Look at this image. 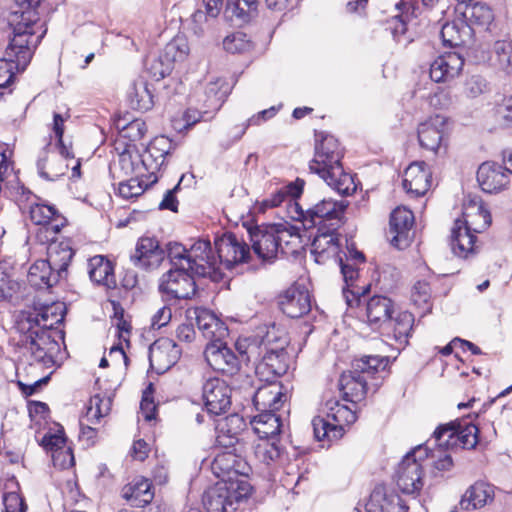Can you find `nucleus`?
Instances as JSON below:
<instances>
[{"label": "nucleus", "mask_w": 512, "mask_h": 512, "mask_svg": "<svg viewBox=\"0 0 512 512\" xmlns=\"http://www.w3.org/2000/svg\"><path fill=\"white\" fill-rule=\"evenodd\" d=\"M65 316V306L62 302H55L44 306L39 310L23 311L19 314L16 327L25 335V340L20 348V358L17 370H23L27 375H32V384L19 385L23 392L33 394L38 387L46 384L48 375H42L45 369L53 367L55 355L58 353L59 343L52 338L50 330L62 323Z\"/></svg>", "instance_id": "1"}, {"label": "nucleus", "mask_w": 512, "mask_h": 512, "mask_svg": "<svg viewBox=\"0 0 512 512\" xmlns=\"http://www.w3.org/2000/svg\"><path fill=\"white\" fill-rule=\"evenodd\" d=\"M335 230L333 223L329 224L327 230L325 228L318 230L312 242L311 254L318 264H326L331 261L340 267L345 283L343 297L346 304L353 307L358 305L360 298L369 291V285L359 286L356 284L359 276L357 265L364 263L365 256L354 247H347L348 251L343 258L340 251L339 235L335 233Z\"/></svg>", "instance_id": "2"}, {"label": "nucleus", "mask_w": 512, "mask_h": 512, "mask_svg": "<svg viewBox=\"0 0 512 512\" xmlns=\"http://www.w3.org/2000/svg\"><path fill=\"white\" fill-rule=\"evenodd\" d=\"M342 156L338 140L332 135H325L316 144L314 158L309 167L336 192L350 195L356 191V184L353 176L344 172Z\"/></svg>", "instance_id": "3"}, {"label": "nucleus", "mask_w": 512, "mask_h": 512, "mask_svg": "<svg viewBox=\"0 0 512 512\" xmlns=\"http://www.w3.org/2000/svg\"><path fill=\"white\" fill-rule=\"evenodd\" d=\"M28 24L20 23L13 27V37L5 50L4 58L0 59V88L8 87L14 79V69L23 71L29 64L33 49L44 35L33 36Z\"/></svg>", "instance_id": "4"}, {"label": "nucleus", "mask_w": 512, "mask_h": 512, "mask_svg": "<svg viewBox=\"0 0 512 512\" xmlns=\"http://www.w3.org/2000/svg\"><path fill=\"white\" fill-rule=\"evenodd\" d=\"M322 413L312 420L314 436L318 441L339 440L357 420L355 409L338 399L327 400Z\"/></svg>", "instance_id": "5"}, {"label": "nucleus", "mask_w": 512, "mask_h": 512, "mask_svg": "<svg viewBox=\"0 0 512 512\" xmlns=\"http://www.w3.org/2000/svg\"><path fill=\"white\" fill-rule=\"evenodd\" d=\"M347 206V201L332 198H323L306 210L299 203H293L289 208V218L300 221L305 229L318 227L320 231L326 227L327 222L338 224Z\"/></svg>", "instance_id": "6"}, {"label": "nucleus", "mask_w": 512, "mask_h": 512, "mask_svg": "<svg viewBox=\"0 0 512 512\" xmlns=\"http://www.w3.org/2000/svg\"><path fill=\"white\" fill-rule=\"evenodd\" d=\"M248 481H219L209 487L203 495V505L207 512H231L236 505L251 493Z\"/></svg>", "instance_id": "7"}, {"label": "nucleus", "mask_w": 512, "mask_h": 512, "mask_svg": "<svg viewBox=\"0 0 512 512\" xmlns=\"http://www.w3.org/2000/svg\"><path fill=\"white\" fill-rule=\"evenodd\" d=\"M428 448L418 446L407 453L400 462L396 472L399 489L408 495L418 494L424 485L422 461L428 458Z\"/></svg>", "instance_id": "8"}, {"label": "nucleus", "mask_w": 512, "mask_h": 512, "mask_svg": "<svg viewBox=\"0 0 512 512\" xmlns=\"http://www.w3.org/2000/svg\"><path fill=\"white\" fill-rule=\"evenodd\" d=\"M186 266L195 275L209 277L213 281L222 278V272H219L218 258L213 252L209 240L199 239L193 243L189 249Z\"/></svg>", "instance_id": "9"}, {"label": "nucleus", "mask_w": 512, "mask_h": 512, "mask_svg": "<svg viewBox=\"0 0 512 512\" xmlns=\"http://www.w3.org/2000/svg\"><path fill=\"white\" fill-rule=\"evenodd\" d=\"M216 257L218 258L219 272L221 267L231 269L233 266L244 263L250 257L247 244L233 233H224L215 239Z\"/></svg>", "instance_id": "10"}, {"label": "nucleus", "mask_w": 512, "mask_h": 512, "mask_svg": "<svg viewBox=\"0 0 512 512\" xmlns=\"http://www.w3.org/2000/svg\"><path fill=\"white\" fill-rule=\"evenodd\" d=\"M433 437L439 441L440 446H461L464 449H471L478 442V428L472 423L447 424L439 426Z\"/></svg>", "instance_id": "11"}, {"label": "nucleus", "mask_w": 512, "mask_h": 512, "mask_svg": "<svg viewBox=\"0 0 512 512\" xmlns=\"http://www.w3.org/2000/svg\"><path fill=\"white\" fill-rule=\"evenodd\" d=\"M211 469L220 481H247L246 477L251 471L247 461L232 450L218 453L211 463Z\"/></svg>", "instance_id": "12"}, {"label": "nucleus", "mask_w": 512, "mask_h": 512, "mask_svg": "<svg viewBox=\"0 0 512 512\" xmlns=\"http://www.w3.org/2000/svg\"><path fill=\"white\" fill-rule=\"evenodd\" d=\"M29 215L31 221L39 226L36 237L42 243L54 240L60 231V226L63 225L59 223L61 217L53 205L32 203Z\"/></svg>", "instance_id": "13"}, {"label": "nucleus", "mask_w": 512, "mask_h": 512, "mask_svg": "<svg viewBox=\"0 0 512 512\" xmlns=\"http://www.w3.org/2000/svg\"><path fill=\"white\" fill-rule=\"evenodd\" d=\"M193 274L190 269H171L161 277L159 290L171 298L188 299L196 292Z\"/></svg>", "instance_id": "14"}, {"label": "nucleus", "mask_w": 512, "mask_h": 512, "mask_svg": "<svg viewBox=\"0 0 512 512\" xmlns=\"http://www.w3.org/2000/svg\"><path fill=\"white\" fill-rule=\"evenodd\" d=\"M74 155L66 145H58V151L44 150L37 161L39 175L50 181L63 176L69 168V160Z\"/></svg>", "instance_id": "15"}, {"label": "nucleus", "mask_w": 512, "mask_h": 512, "mask_svg": "<svg viewBox=\"0 0 512 512\" xmlns=\"http://www.w3.org/2000/svg\"><path fill=\"white\" fill-rule=\"evenodd\" d=\"M202 398L210 414L221 415L231 406V388L222 379L210 378L203 384Z\"/></svg>", "instance_id": "16"}, {"label": "nucleus", "mask_w": 512, "mask_h": 512, "mask_svg": "<svg viewBox=\"0 0 512 512\" xmlns=\"http://www.w3.org/2000/svg\"><path fill=\"white\" fill-rule=\"evenodd\" d=\"M204 355L208 365L224 375L233 376L240 370V360L224 342H209Z\"/></svg>", "instance_id": "17"}, {"label": "nucleus", "mask_w": 512, "mask_h": 512, "mask_svg": "<svg viewBox=\"0 0 512 512\" xmlns=\"http://www.w3.org/2000/svg\"><path fill=\"white\" fill-rule=\"evenodd\" d=\"M248 233L252 248L260 259L270 261L277 257L280 251L274 224L250 227Z\"/></svg>", "instance_id": "18"}, {"label": "nucleus", "mask_w": 512, "mask_h": 512, "mask_svg": "<svg viewBox=\"0 0 512 512\" xmlns=\"http://www.w3.org/2000/svg\"><path fill=\"white\" fill-rule=\"evenodd\" d=\"M448 130L447 117L439 114L429 117L418 127V140L421 147L437 153L443 145Z\"/></svg>", "instance_id": "19"}, {"label": "nucleus", "mask_w": 512, "mask_h": 512, "mask_svg": "<svg viewBox=\"0 0 512 512\" xmlns=\"http://www.w3.org/2000/svg\"><path fill=\"white\" fill-rule=\"evenodd\" d=\"M305 181L297 178L272 192L269 196L255 203V210L265 213L269 209L280 207L282 204L287 206V216L289 217V208L291 204L298 203L296 200L302 195Z\"/></svg>", "instance_id": "20"}, {"label": "nucleus", "mask_w": 512, "mask_h": 512, "mask_svg": "<svg viewBox=\"0 0 512 512\" xmlns=\"http://www.w3.org/2000/svg\"><path fill=\"white\" fill-rule=\"evenodd\" d=\"M368 380L369 378L356 371L355 368L351 371L343 372L339 379V389L344 396V400L353 404L362 401L370 387L376 389L381 384L378 378H374L375 381L370 384Z\"/></svg>", "instance_id": "21"}, {"label": "nucleus", "mask_w": 512, "mask_h": 512, "mask_svg": "<svg viewBox=\"0 0 512 512\" xmlns=\"http://www.w3.org/2000/svg\"><path fill=\"white\" fill-rule=\"evenodd\" d=\"M413 225L414 215L411 210L405 207H397L394 209L389 222L391 244L398 249L408 247L413 237Z\"/></svg>", "instance_id": "22"}, {"label": "nucleus", "mask_w": 512, "mask_h": 512, "mask_svg": "<svg viewBox=\"0 0 512 512\" xmlns=\"http://www.w3.org/2000/svg\"><path fill=\"white\" fill-rule=\"evenodd\" d=\"M180 355L181 349L169 338H160L149 348L150 365L158 374L168 371L175 365Z\"/></svg>", "instance_id": "23"}, {"label": "nucleus", "mask_w": 512, "mask_h": 512, "mask_svg": "<svg viewBox=\"0 0 512 512\" xmlns=\"http://www.w3.org/2000/svg\"><path fill=\"white\" fill-rule=\"evenodd\" d=\"M172 149V142L165 136L155 137L142 152V165L148 174V181H157L156 173L161 169L166 156Z\"/></svg>", "instance_id": "24"}, {"label": "nucleus", "mask_w": 512, "mask_h": 512, "mask_svg": "<svg viewBox=\"0 0 512 512\" xmlns=\"http://www.w3.org/2000/svg\"><path fill=\"white\" fill-rule=\"evenodd\" d=\"M172 149V142L165 136L155 137L142 152V165L148 174V181H157L156 173L161 169L166 156Z\"/></svg>", "instance_id": "25"}, {"label": "nucleus", "mask_w": 512, "mask_h": 512, "mask_svg": "<svg viewBox=\"0 0 512 512\" xmlns=\"http://www.w3.org/2000/svg\"><path fill=\"white\" fill-rule=\"evenodd\" d=\"M463 66L464 58L459 52H446L430 64V78L436 83L449 82L461 74Z\"/></svg>", "instance_id": "26"}, {"label": "nucleus", "mask_w": 512, "mask_h": 512, "mask_svg": "<svg viewBox=\"0 0 512 512\" xmlns=\"http://www.w3.org/2000/svg\"><path fill=\"white\" fill-rule=\"evenodd\" d=\"M165 258V251L160 247L159 241L154 237H141L131 255L133 264L141 269H155Z\"/></svg>", "instance_id": "27"}, {"label": "nucleus", "mask_w": 512, "mask_h": 512, "mask_svg": "<svg viewBox=\"0 0 512 512\" xmlns=\"http://www.w3.org/2000/svg\"><path fill=\"white\" fill-rule=\"evenodd\" d=\"M279 304L288 317H302L311 310L310 293L305 286L292 285L280 296Z\"/></svg>", "instance_id": "28"}, {"label": "nucleus", "mask_w": 512, "mask_h": 512, "mask_svg": "<svg viewBox=\"0 0 512 512\" xmlns=\"http://www.w3.org/2000/svg\"><path fill=\"white\" fill-rule=\"evenodd\" d=\"M267 382L257 389L253 403L259 412L275 413L287 401V390L280 382L272 380Z\"/></svg>", "instance_id": "29"}, {"label": "nucleus", "mask_w": 512, "mask_h": 512, "mask_svg": "<svg viewBox=\"0 0 512 512\" xmlns=\"http://www.w3.org/2000/svg\"><path fill=\"white\" fill-rule=\"evenodd\" d=\"M477 181L484 192L499 193L507 188L510 177L502 165L487 161L479 166Z\"/></svg>", "instance_id": "30"}, {"label": "nucleus", "mask_w": 512, "mask_h": 512, "mask_svg": "<svg viewBox=\"0 0 512 512\" xmlns=\"http://www.w3.org/2000/svg\"><path fill=\"white\" fill-rule=\"evenodd\" d=\"M431 171L423 161L411 163L403 176V188L412 197L425 195L431 186Z\"/></svg>", "instance_id": "31"}, {"label": "nucleus", "mask_w": 512, "mask_h": 512, "mask_svg": "<svg viewBox=\"0 0 512 512\" xmlns=\"http://www.w3.org/2000/svg\"><path fill=\"white\" fill-rule=\"evenodd\" d=\"M455 221H461L468 229L481 233L490 226L491 215L479 197H469L463 204L462 218Z\"/></svg>", "instance_id": "32"}, {"label": "nucleus", "mask_w": 512, "mask_h": 512, "mask_svg": "<svg viewBox=\"0 0 512 512\" xmlns=\"http://www.w3.org/2000/svg\"><path fill=\"white\" fill-rule=\"evenodd\" d=\"M111 172L114 177L117 176L118 178L121 177V175H135L136 177L148 178L145 166L142 165V153H139L133 145L127 146V148L119 154L118 161L111 167Z\"/></svg>", "instance_id": "33"}, {"label": "nucleus", "mask_w": 512, "mask_h": 512, "mask_svg": "<svg viewBox=\"0 0 512 512\" xmlns=\"http://www.w3.org/2000/svg\"><path fill=\"white\" fill-rule=\"evenodd\" d=\"M256 364V373L266 381L284 375L288 370V356L285 350L263 351Z\"/></svg>", "instance_id": "34"}, {"label": "nucleus", "mask_w": 512, "mask_h": 512, "mask_svg": "<svg viewBox=\"0 0 512 512\" xmlns=\"http://www.w3.org/2000/svg\"><path fill=\"white\" fill-rule=\"evenodd\" d=\"M407 509L398 494L388 493L383 487H376L366 504L368 512H407Z\"/></svg>", "instance_id": "35"}, {"label": "nucleus", "mask_w": 512, "mask_h": 512, "mask_svg": "<svg viewBox=\"0 0 512 512\" xmlns=\"http://www.w3.org/2000/svg\"><path fill=\"white\" fill-rule=\"evenodd\" d=\"M28 282L38 288H50L62 278L47 259L35 261L28 271Z\"/></svg>", "instance_id": "36"}, {"label": "nucleus", "mask_w": 512, "mask_h": 512, "mask_svg": "<svg viewBox=\"0 0 512 512\" xmlns=\"http://www.w3.org/2000/svg\"><path fill=\"white\" fill-rule=\"evenodd\" d=\"M476 233L464 225L461 221H455L451 231V248L453 253L461 258H467L475 249Z\"/></svg>", "instance_id": "37"}, {"label": "nucleus", "mask_w": 512, "mask_h": 512, "mask_svg": "<svg viewBox=\"0 0 512 512\" xmlns=\"http://www.w3.org/2000/svg\"><path fill=\"white\" fill-rule=\"evenodd\" d=\"M123 497L133 506L143 507L154 498V491L149 479L136 477L122 489Z\"/></svg>", "instance_id": "38"}, {"label": "nucleus", "mask_w": 512, "mask_h": 512, "mask_svg": "<svg viewBox=\"0 0 512 512\" xmlns=\"http://www.w3.org/2000/svg\"><path fill=\"white\" fill-rule=\"evenodd\" d=\"M287 345L286 332L273 325L267 329L265 335L261 336L260 341L257 340V343L248 346V353L252 355L259 353L261 355L263 351L274 350L279 352V350H285Z\"/></svg>", "instance_id": "39"}, {"label": "nucleus", "mask_w": 512, "mask_h": 512, "mask_svg": "<svg viewBox=\"0 0 512 512\" xmlns=\"http://www.w3.org/2000/svg\"><path fill=\"white\" fill-rule=\"evenodd\" d=\"M494 498V487L485 482H476L463 495L460 505L463 509H478L490 503Z\"/></svg>", "instance_id": "40"}, {"label": "nucleus", "mask_w": 512, "mask_h": 512, "mask_svg": "<svg viewBox=\"0 0 512 512\" xmlns=\"http://www.w3.org/2000/svg\"><path fill=\"white\" fill-rule=\"evenodd\" d=\"M88 273L90 279L107 288H114L116 281L113 273V266L104 256L97 255L88 262Z\"/></svg>", "instance_id": "41"}, {"label": "nucleus", "mask_w": 512, "mask_h": 512, "mask_svg": "<svg viewBox=\"0 0 512 512\" xmlns=\"http://www.w3.org/2000/svg\"><path fill=\"white\" fill-rule=\"evenodd\" d=\"M230 89V85L222 78L210 81L204 92L203 107L205 108V113H215L218 111L230 93Z\"/></svg>", "instance_id": "42"}, {"label": "nucleus", "mask_w": 512, "mask_h": 512, "mask_svg": "<svg viewBox=\"0 0 512 512\" xmlns=\"http://www.w3.org/2000/svg\"><path fill=\"white\" fill-rule=\"evenodd\" d=\"M251 426L259 440L278 439L281 423L280 417L271 412H260L251 420Z\"/></svg>", "instance_id": "43"}, {"label": "nucleus", "mask_w": 512, "mask_h": 512, "mask_svg": "<svg viewBox=\"0 0 512 512\" xmlns=\"http://www.w3.org/2000/svg\"><path fill=\"white\" fill-rule=\"evenodd\" d=\"M472 28L466 23L447 22L441 26L440 35L444 44L451 47H459L464 45L471 37Z\"/></svg>", "instance_id": "44"}, {"label": "nucleus", "mask_w": 512, "mask_h": 512, "mask_svg": "<svg viewBox=\"0 0 512 512\" xmlns=\"http://www.w3.org/2000/svg\"><path fill=\"white\" fill-rule=\"evenodd\" d=\"M47 256L49 263L63 277L73 257V251L67 243L52 240L47 248Z\"/></svg>", "instance_id": "45"}, {"label": "nucleus", "mask_w": 512, "mask_h": 512, "mask_svg": "<svg viewBox=\"0 0 512 512\" xmlns=\"http://www.w3.org/2000/svg\"><path fill=\"white\" fill-rule=\"evenodd\" d=\"M277 227V242L279 251L284 254H292L300 247L301 239L299 229L287 222L274 224Z\"/></svg>", "instance_id": "46"}, {"label": "nucleus", "mask_w": 512, "mask_h": 512, "mask_svg": "<svg viewBox=\"0 0 512 512\" xmlns=\"http://www.w3.org/2000/svg\"><path fill=\"white\" fill-rule=\"evenodd\" d=\"M190 52L191 49L186 36L176 35L165 45L162 57L173 67L176 63H184L188 59Z\"/></svg>", "instance_id": "47"}, {"label": "nucleus", "mask_w": 512, "mask_h": 512, "mask_svg": "<svg viewBox=\"0 0 512 512\" xmlns=\"http://www.w3.org/2000/svg\"><path fill=\"white\" fill-rule=\"evenodd\" d=\"M257 0H227L225 16L239 23L248 22L257 13Z\"/></svg>", "instance_id": "48"}, {"label": "nucleus", "mask_w": 512, "mask_h": 512, "mask_svg": "<svg viewBox=\"0 0 512 512\" xmlns=\"http://www.w3.org/2000/svg\"><path fill=\"white\" fill-rule=\"evenodd\" d=\"M392 302L384 296L372 297L366 305V316L370 325L386 322L391 317Z\"/></svg>", "instance_id": "49"}, {"label": "nucleus", "mask_w": 512, "mask_h": 512, "mask_svg": "<svg viewBox=\"0 0 512 512\" xmlns=\"http://www.w3.org/2000/svg\"><path fill=\"white\" fill-rule=\"evenodd\" d=\"M390 323L393 327V337L398 344V348H404L408 344V339L414 324V316L403 311L397 314L395 318L390 317Z\"/></svg>", "instance_id": "50"}, {"label": "nucleus", "mask_w": 512, "mask_h": 512, "mask_svg": "<svg viewBox=\"0 0 512 512\" xmlns=\"http://www.w3.org/2000/svg\"><path fill=\"white\" fill-rule=\"evenodd\" d=\"M19 485L15 478L8 479L5 483L3 493V512H26L27 505L23 497L19 494Z\"/></svg>", "instance_id": "51"}, {"label": "nucleus", "mask_w": 512, "mask_h": 512, "mask_svg": "<svg viewBox=\"0 0 512 512\" xmlns=\"http://www.w3.org/2000/svg\"><path fill=\"white\" fill-rule=\"evenodd\" d=\"M16 5L20 8V11H16L15 15L18 13H21L20 20L17 21L14 24V27L20 23L28 24L31 22V25H29V30H31V35H36V29L40 27V24L38 22V15L35 11V9L40 5L42 0H14ZM30 36V33L28 34Z\"/></svg>", "instance_id": "52"}, {"label": "nucleus", "mask_w": 512, "mask_h": 512, "mask_svg": "<svg viewBox=\"0 0 512 512\" xmlns=\"http://www.w3.org/2000/svg\"><path fill=\"white\" fill-rule=\"evenodd\" d=\"M493 65L506 73L512 72V42L496 41L491 54Z\"/></svg>", "instance_id": "53"}, {"label": "nucleus", "mask_w": 512, "mask_h": 512, "mask_svg": "<svg viewBox=\"0 0 512 512\" xmlns=\"http://www.w3.org/2000/svg\"><path fill=\"white\" fill-rule=\"evenodd\" d=\"M388 358L383 356H364L360 359L355 360L352 363V368L356 371L361 372L367 378H373V375L382 372L388 365Z\"/></svg>", "instance_id": "54"}, {"label": "nucleus", "mask_w": 512, "mask_h": 512, "mask_svg": "<svg viewBox=\"0 0 512 512\" xmlns=\"http://www.w3.org/2000/svg\"><path fill=\"white\" fill-rule=\"evenodd\" d=\"M130 104L132 108L139 111H148L153 107V95L148 88L147 83L140 81L133 85L130 92Z\"/></svg>", "instance_id": "55"}, {"label": "nucleus", "mask_w": 512, "mask_h": 512, "mask_svg": "<svg viewBox=\"0 0 512 512\" xmlns=\"http://www.w3.org/2000/svg\"><path fill=\"white\" fill-rule=\"evenodd\" d=\"M465 17L472 25L488 26L494 19L491 8L483 2H475L466 7Z\"/></svg>", "instance_id": "56"}, {"label": "nucleus", "mask_w": 512, "mask_h": 512, "mask_svg": "<svg viewBox=\"0 0 512 512\" xmlns=\"http://www.w3.org/2000/svg\"><path fill=\"white\" fill-rule=\"evenodd\" d=\"M282 453V447L278 439H264L259 440L254 447V454L256 458L269 465L271 462L276 461Z\"/></svg>", "instance_id": "57"}, {"label": "nucleus", "mask_w": 512, "mask_h": 512, "mask_svg": "<svg viewBox=\"0 0 512 512\" xmlns=\"http://www.w3.org/2000/svg\"><path fill=\"white\" fill-rule=\"evenodd\" d=\"M111 405L112 402L109 397H101L100 395L91 397L85 415L87 422L92 424L99 422L102 417L109 414Z\"/></svg>", "instance_id": "58"}, {"label": "nucleus", "mask_w": 512, "mask_h": 512, "mask_svg": "<svg viewBox=\"0 0 512 512\" xmlns=\"http://www.w3.org/2000/svg\"><path fill=\"white\" fill-rule=\"evenodd\" d=\"M436 447L430 449V455L428 457L432 459L433 466L438 471H449L453 467V460L451 455L448 453V450L451 447H447L446 445H439V441L435 439Z\"/></svg>", "instance_id": "59"}, {"label": "nucleus", "mask_w": 512, "mask_h": 512, "mask_svg": "<svg viewBox=\"0 0 512 512\" xmlns=\"http://www.w3.org/2000/svg\"><path fill=\"white\" fill-rule=\"evenodd\" d=\"M223 47L229 53H244L252 48V42L243 32H234L223 40Z\"/></svg>", "instance_id": "60"}, {"label": "nucleus", "mask_w": 512, "mask_h": 512, "mask_svg": "<svg viewBox=\"0 0 512 512\" xmlns=\"http://www.w3.org/2000/svg\"><path fill=\"white\" fill-rule=\"evenodd\" d=\"M141 177H131L126 181L119 182L118 194L124 199H131L140 196L148 186V183L140 180Z\"/></svg>", "instance_id": "61"}, {"label": "nucleus", "mask_w": 512, "mask_h": 512, "mask_svg": "<svg viewBox=\"0 0 512 512\" xmlns=\"http://www.w3.org/2000/svg\"><path fill=\"white\" fill-rule=\"evenodd\" d=\"M189 250L179 243L169 244L168 257L175 268L188 269L186 266V259L188 258Z\"/></svg>", "instance_id": "62"}, {"label": "nucleus", "mask_w": 512, "mask_h": 512, "mask_svg": "<svg viewBox=\"0 0 512 512\" xmlns=\"http://www.w3.org/2000/svg\"><path fill=\"white\" fill-rule=\"evenodd\" d=\"M51 458L53 465L60 469H67L74 465V455L71 448L67 446L54 451L53 454H51Z\"/></svg>", "instance_id": "63"}, {"label": "nucleus", "mask_w": 512, "mask_h": 512, "mask_svg": "<svg viewBox=\"0 0 512 512\" xmlns=\"http://www.w3.org/2000/svg\"><path fill=\"white\" fill-rule=\"evenodd\" d=\"M148 65L150 74L156 80L163 79L169 75L173 68L168 61L164 60L162 54L159 56V58L153 59Z\"/></svg>", "instance_id": "64"}]
</instances>
